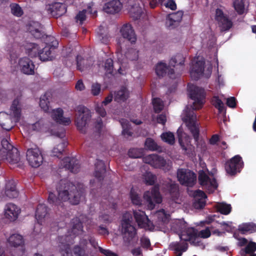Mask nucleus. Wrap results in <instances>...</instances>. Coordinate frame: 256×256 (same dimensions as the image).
Listing matches in <instances>:
<instances>
[{
    "instance_id": "f257e3e1",
    "label": "nucleus",
    "mask_w": 256,
    "mask_h": 256,
    "mask_svg": "<svg viewBox=\"0 0 256 256\" xmlns=\"http://www.w3.org/2000/svg\"><path fill=\"white\" fill-rule=\"evenodd\" d=\"M80 190L72 183L66 180H61L56 187L58 196L53 192H50L48 201L52 205L61 208L64 206V202L69 200L74 205L79 204L82 196L84 194V188L83 184H79Z\"/></svg>"
},
{
    "instance_id": "f03ea898",
    "label": "nucleus",
    "mask_w": 256,
    "mask_h": 256,
    "mask_svg": "<svg viewBox=\"0 0 256 256\" xmlns=\"http://www.w3.org/2000/svg\"><path fill=\"white\" fill-rule=\"evenodd\" d=\"M184 122L193 136L197 147L204 150L206 148V144L204 140L200 139V129L198 124L196 122V115L194 112L192 114L186 113Z\"/></svg>"
},
{
    "instance_id": "7ed1b4c3",
    "label": "nucleus",
    "mask_w": 256,
    "mask_h": 256,
    "mask_svg": "<svg viewBox=\"0 0 256 256\" xmlns=\"http://www.w3.org/2000/svg\"><path fill=\"white\" fill-rule=\"evenodd\" d=\"M131 222L129 218H124L121 223L124 242L128 245L133 244L138 240L136 229L131 224Z\"/></svg>"
},
{
    "instance_id": "20e7f679",
    "label": "nucleus",
    "mask_w": 256,
    "mask_h": 256,
    "mask_svg": "<svg viewBox=\"0 0 256 256\" xmlns=\"http://www.w3.org/2000/svg\"><path fill=\"white\" fill-rule=\"evenodd\" d=\"M92 116L90 110L84 106H78L77 108L76 117L75 120L78 130L82 134H86L88 122Z\"/></svg>"
},
{
    "instance_id": "39448f33",
    "label": "nucleus",
    "mask_w": 256,
    "mask_h": 256,
    "mask_svg": "<svg viewBox=\"0 0 256 256\" xmlns=\"http://www.w3.org/2000/svg\"><path fill=\"white\" fill-rule=\"evenodd\" d=\"M188 90L190 98L194 100L192 108L194 110L200 109L204 104L206 93L204 88L192 84H188Z\"/></svg>"
},
{
    "instance_id": "423d86ee",
    "label": "nucleus",
    "mask_w": 256,
    "mask_h": 256,
    "mask_svg": "<svg viewBox=\"0 0 256 256\" xmlns=\"http://www.w3.org/2000/svg\"><path fill=\"white\" fill-rule=\"evenodd\" d=\"M177 178L181 184L192 187L196 183V175L191 170L182 168L177 170Z\"/></svg>"
},
{
    "instance_id": "0eeeda50",
    "label": "nucleus",
    "mask_w": 256,
    "mask_h": 256,
    "mask_svg": "<svg viewBox=\"0 0 256 256\" xmlns=\"http://www.w3.org/2000/svg\"><path fill=\"white\" fill-rule=\"evenodd\" d=\"M26 159L32 167L38 168L42 164L43 157L38 147L34 145V147L28 148L26 152Z\"/></svg>"
},
{
    "instance_id": "6e6552de",
    "label": "nucleus",
    "mask_w": 256,
    "mask_h": 256,
    "mask_svg": "<svg viewBox=\"0 0 256 256\" xmlns=\"http://www.w3.org/2000/svg\"><path fill=\"white\" fill-rule=\"evenodd\" d=\"M144 198L148 202V206L150 209H154L156 204H160L162 198L159 192L158 187L154 186L151 192L146 191L144 194Z\"/></svg>"
},
{
    "instance_id": "1a4fd4ad",
    "label": "nucleus",
    "mask_w": 256,
    "mask_h": 256,
    "mask_svg": "<svg viewBox=\"0 0 256 256\" xmlns=\"http://www.w3.org/2000/svg\"><path fill=\"white\" fill-rule=\"evenodd\" d=\"M244 166L242 157L236 155L227 161L225 164V169L226 172L230 176H234L237 172H240Z\"/></svg>"
},
{
    "instance_id": "9d476101",
    "label": "nucleus",
    "mask_w": 256,
    "mask_h": 256,
    "mask_svg": "<svg viewBox=\"0 0 256 256\" xmlns=\"http://www.w3.org/2000/svg\"><path fill=\"white\" fill-rule=\"evenodd\" d=\"M74 58L76 60L77 69L80 72L84 71L90 65L88 59H85L80 55L72 56V52L66 56L64 60V62L67 66H70L72 64Z\"/></svg>"
},
{
    "instance_id": "9b49d317",
    "label": "nucleus",
    "mask_w": 256,
    "mask_h": 256,
    "mask_svg": "<svg viewBox=\"0 0 256 256\" xmlns=\"http://www.w3.org/2000/svg\"><path fill=\"white\" fill-rule=\"evenodd\" d=\"M133 214L135 220L140 228L150 230L154 229V226L150 224L144 212L136 210L134 211Z\"/></svg>"
},
{
    "instance_id": "f8f14e48",
    "label": "nucleus",
    "mask_w": 256,
    "mask_h": 256,
    "mask_svg": "<svg viewBox=\"0 0 256 256\" xmlns=\"http://www.w3.org/2000/svg\"><path fill=\"white\" fill-rule=\"evenodd\" d=\"M71 238L70 235H66L59 236L58 238L60 243L58 246L62 256H73L70 248V244L72 242L69 241Z\"/></svg>"
},
{
    "instance_id": "ddd939ff",
    "label": "nucleus",
    "mask_w": 256,
    "mask_h": 256,
    "mask_svg": "<svg viewBox=\"0 0 256 256\" xmlns=\"http://www.w3.org/2000/svg\"><path fill=\"white\" fill-rule=\"evenodd\" d=\"M143 161L155 168H163L166 164V161L162 156L154 154L144 157Z\"/></svg>"
},
{
    "instance_id": "4468645a",
    "label": "nucleus",
    "mask_w": 256,
    "mask_h": 256,
    "mask_svg": "<svg viewBox=\"0 0 256 256\" xmlns=\"http://www.w3.org/2000/svg\"><path fill=\"white\" fill-rule=\"evenodd\" d=\"M155 72L159 77H164L166 74L170 78L174 79L177 77L175 70L173 68H170V66L162 62L158 63L155 68Z\"/></svg>"
},
{
    "instance_id": "2eb2a0df",
    "label": "nucleus",
    "mask_w": 256,
    "mask_h": 256,
    "mask_svg": "<svg viewBox=\"0 0 256 256\" xmlns=\"http://www.w3.org/2000/svg\"><path fill=\"white\" fill-rule=\"evenodd\" d=\"M204 65L205 62L203 60L192 62L190 74L193 80H197L203 74Z\"/></svg>"
},
{
    "instance_id": "dca6fc26",
    "label": "nucleus",
    "mask_w": 256,
    "mask_h": 256,
    "mask_svg": "<svg viewBox=\"0 0 256 256\" xmlns=\"http://www.w3.org/2000/svg\"><path fill=\"white\" fill-rule=\"evenodd\" d=\"M184 56L181 54H178L170 61V66L176 68L175 74L177 76L180 75L184 70Z\"/></svg>"
},
{
    "instance_id": "f3484780",
    "label": "nucleus",
    "mask_w": 256,
    "mask_h": 256,
    "mask_svg": "<svg viewBox=\"0 0 256 256\" xmlns=\"http://www.w3.org/2000/svg\"><path fill=\"white\" fill-rule=\"evenodd\" d=\"M20 69L22 72L28 75L34 74V65L32 60L26 57L21 58L18 62Z\"/></svg>"
},
{
    "instance_id": "a211bd4d",
    "label": "nucleus",
    "mask_w": 256,
    "mask_h": 256,
    "mask_svg": "<svg viewBox=\"0 0 256 256\" xmlns=\"http://www.w3.org/2000/svg\"><path fill=\"white\" fill-rule=\"evenodd\" d=\"M64 168L69 170L73 173H78L80 171V164L78 160L74 158L66 157L64 158L61 162Z\"/></svg>"
},
{
    "instance_id": "6ab92c4d",
    "label": "nucleus",
    "mask_w": 256,
    "mask_h": 256,
    "mask_svg": "<svg viewBox=\"0 0 256 256\" xmlns=\"http://www.w3.org/2000/svg\"><path fill=\"white\" fill-rule=\"evenodd\" d=\"M67 10L66 4L61 2H55L50 4L48 11L54 18H58L64 14Z\"/></svg>"
},
{
    "instance_id": "aec40b11",
    "label": "nucleus",
    "mask_w": 256,
    "mask_h": 256,
    "mask_svg": "<svg viewBox=\"0 0 256 256\" xmlns=\"http://www.w3.org/2000/svg\"><path fill=\"white\" fill-rule=\"evenodd\" d=\"M183 12L181 10L174 12L168 15L166 26L170 29H172L176 27L182 20Z\"/></svg>"
},
{
    "instance_id": "412c9836",
    "label": "nucleus",
    "mask_w": 256,
    "mask_h": 256,
    "mask_svg": "<svg viewBox=\"0 0 256 256\" xmlns=\"http://www.w3.org/2000/svg\"><path fill=\"white\" fill-rule=\"evenodd\" d=\"M51 116L56 123L64 126H68L71 123L70 118L64 116V111L61 108L52 110Z\"/></svg>"
},
{
    "instance_id": "4be33fe9",
    "label": "nucleus",
    "mask_w": 256,
    "mask_h": 256,
    "mask_svg": "<svg viewBox=\"0 0 256 256\" xmlns=\"http://www.w3.org/2000/svg\"><path fill=\"white\" fill-rule=\"evenodd\" d=\"M120 32L122 37L127 39L132 44L136 42V36L131 24H124L120 28Z\"/></svg>"
},
{
    "instance_id": "5701e85b",
    "label": "nucleus",
    "mask_w": 256,
    "mask_h": 256,
    "mask_svg": "<svg viewBox=\"0 0 256 256\" xmlns=\"http://www.w3.org/2000/svg\"><path fill=\"white\" fill-rule=\"evenodd\" d=\"M20 212V210L16 205L8 203L6 204L4 208V216L6 218L11 221H14L18 218Z\"/></svg>"
},
{
    "instance_id": "b1692460",
    "label": "nucleus",
    "mask_w": 256,
    "mask_h": 256,
    "mask_svg": "<svg viewBox=\"0 0 256 256\" xmlns=\"http://www.w3.org/2000/svg\"><path fill=\"white\" fill-rule=\"evenodd\" d=\"M122 4L119 0H112L105 4L104 11L110 14H115L120 11Z\"/></svg>"
},
{
    "instance_id": "393cba45",
    "label": "nucleus",
    "mask_w": 256,
    "mask_h": 256,
    "mask_svg": "<svg viewBox=\"0 0 256 256\" xmlns=\"http://www.w3.org/2000/svg\"><path fill=\"white\" fill-rule=\"evenodd\" d=\"M2 154L4 156V158H6L10 164H18L20 162V154L16 148L9 152L2 150Z\"/></svg>"
},
{
    "instance_id": "a878e982",
    "label": "nucleus",
    "mask_w": 256,
    "mask_h": 256,
    "mask_svg": "<svg viewBox=\"0 0 256 256\" xmlns=\"http://www.w3.org/2000/svg\"><path fill=\"white\" fill-rule=\"evenodd\" d=\"M106 172V168L103 160H97L95 163L94 176L99 180H103Z\"/></svg>"
},
{
    "instance_id": "bb28decb",
    "label": "nucleus",
    "mask_w": 256,
    "mask_h": 256,
    "mask_svg": "<svg viewBox=\"0 0 256 256\" xmlns=\"http://www.w3.org/2000/svg\"><path fill=\"white\" fill-rule=\"evenodd\" d=\"M164 189L166 194H168L173 200L177 199L179 196V188L178 184L166 182L164 186Z\"/></svg>"
},
{
    "instance_id": "cd10ccee",
    "label": "nucleus",
    "mask_w": 256,
    "mask_h": 256,
    "mask_svg": "<svg viewBox=\"0 0 256 256\" xmlns=\"http://www.w3.org/2000/svg\"><path fill=\"white\" fill-rule=\"evenodd\" d=\"M198 237V232L194 228H188L182 232L180 235L181 240L185 242L195 240Z\"/></svg>"
},
{
    "instance_id": "c85d7f7f",
    "label": "nucleus",
    "mask_w": 256,
    "mask_h": 256,
    "mask_svg": "<svg viewBox=\"0 0 256 256\" xmlns=\"http://www.w3.org/2000/svg\"><path fill=\"white\" fill-rule=\"evenodd\" d=\"M48 214V207L43 204H39L36 209L35 217L38 222L42 224L43 220Z\"/></svg>"
},
{
    "instance_id": "c756f323",
    "label": "nucleus",
    "mask_w": 256,
    "mask_h": 256,
    "mask_svg": "<svg viewBox=\"0 0 256 256\" xmlns=\"http://www.w3.org/2000/svg\"><path fill=\"white\" fill-rule=\"evenodd\" d=\"M54 47L53 46H46L38 53L40 59L43 62L52 60L53 58L52 49L54 50Z\"/></svg>"
},
{
    "instance_id": "7c9ffc66",
    "label": "nucleus",
    "mask_w": 256,
    "mask_h": 256,
    "mask_svg": "<svg viewBox=\"0 0 256 256\" xmlns=\"http://www.w3.org/2000/svg\"><path fill=\"white\" fill-rule=\"evenodd\" d=\"M170 246L176 256H182V252H186L188 248V244L186 242H174Z\"/></svg>"
},
{
    "instance_id": "2f4dec72",
    "label": "nucleus",
    "mask_w": 256,
    "mask_h": 256,
    "mask_svg": "<svg viewBox=\"0 0 256 256\" xmlns=\"http://www.w3.org/2000/svg\"><path fill=\"white\" fill-rule=\"evenodd\" d=\"M0 126L7 131L10 130L13 127L10 116L6 112H0Z\"/></svg>"
},
{
    "instance_id": "473e14b6",
    "label": "nucleus",
    "mask_w": 256,
    "mask_h": 256,
    "mask_svg": "<svg viewBox=\"0 0 256 256\" xmlns=\"http://www.w3.org/2000/svg\"><path fill=\"white\" fill-rule=\"evenodd\" d=\"M10 110L14 120L16 122L19 121L21 116L22 110L18 99L16 98L13 100Z\"/></svg>"
},
{
    "instance_id": "72a5a7b5",
    "label": "nucleus",
    "mask_w": 256,
    "mask_h": 256,
    "mask_svg": "<svg viewBox=\"0 0 256 256\" xmlns=\"http://www.w3.org/2000/svg\"><path fill=\"white\" fill-rule=\"evenodd\" d=\"M6 196L10 198H16L18 196V192L16 188L14 180H9L6 185Z\"/></svg>"
},
{
    "instance_id": "f704fd0d",
    "label": "nucleus",
    "mask_w": 256,
    "mask_h": 256,
    "mask_svg": "<svg viewBox=\"0 0 256 256\" xmlns=\"http://www.w3.org/2000/svg\"><path fill=\"white\" fill-rule=\"evenodd\" d=\"M129 96L130 92L128 88L122 86L120 90L115 92L114 100L118 102H124L129 98Z\"/></svg>"
},
{
    "instance_id": "c9c22d12",
    "label": "nucleus",
    "mask_w": 256,
    "mask_h": 256,
    "mask_svg": "<svg viewBox=\"0 0 256 256\" xmlns=\"http://www.w3.org/2000/svg\"><path fill=\"white\" fill-rule=\"evenodd\" d=\"M51 99V94L50 92H46L44 95L40 98V106L44 112H50V100Z\"/></svg>"
},
{
    "instance_id": "e433bc0d",
    "label": "nucleus",
    "mask_w": 256,
    "mask_h": 256,
    "mask_svg": "<svg viewBox=\"0 0 256 256\" xmlns=\"http://www.w3.org/2000/svg\"><path fill=\"white\" fill-rule=\"evenodd\" d=\"M71 223L72 224V232L75 236L82 234L83 232L82 223L80 220L78 218L72 219Z\"/></svg>"
},
{
    "instance_id": "4c0bfd02",
    "label": "nucleus",
    "mask_w": 256,
    "mask_h": 256,
    "mask_svg": "<svg viewBox=\"0 0 256 256\" xmlns=\"http://www.w3.org/2000/svg\"><path fill=\"white\" fill-rule=\"evenodd\" d=\"M88 12V13L92 14L94 16L96 15L97 12L96 10H94L93 12L92 10V8L90 6L88 7V10H83L82 11L79 12L76 16V21L77 22H80V24H82L84 22L86 19V12Z\"/></svg>"
},
{
    "instance_id": "58836bf2",
    "label": "nucleus",
    "mask_w": 256,
    "mask_h": 256,
    "mask_svg": "<svg viewBox=\"0 0 256 256\" xmlns=\"http://www.w3.org/2000/svg\"><path fill=\"white\" fill-rule=\"evenodd\" d=\"M8 242L10 246L18 247L24 244V239L19 234H12L9 237Z\"/></svg>"
},
{
    "instance_id": "ea45409f",
    "label": "nucleus",
    "mask_w": 256,
    "mask_h": 256,
    "mask_svg": "<svg viewBox=\"0 0 256 256\" xmlns=\"http://www.w3.org/2000/svg\"><path fill=\"white\" fill-rule=\"evenodd\" d=\"M40 51L38 45L35 43H30L26 46V53L31 58H35L38 56V53Z\"/></svg>"
},
{
    "instance_id": "a19ab883",
    "label": "nucleus",
    "mask_w": 256,
    "mask_h": 256,
    "mask_svg": "<svg viewBox=\"0 0 256 256\" xmlns=\"http://www.w3.org/2000/svg\"><path fill=\"white\" fill-rule=\"evenodd\" d=\"M120 122L122 128V135H124L127 138H128L130 136H132L133 133L130 131V124L128 120L124 118H122L120 120Z\"/></svg>"
},
{
    "instance_id": "79ce46f5",
    "label": "nucleus",
    "mask_w": 256,
    "mask_h": 256,
    "mask_svg": "<svg viewBox=\"0 0 256 256\" xmlns=\"http://www.w3.org/2000/svg\"><path fill=\"white\" fill-rule=\"evenodd\" d=\"M217 212L224 215H228L232 212V208L230 204L226 202H218L216 206Z\"/></svg>"
},
{
    "instance_id": "37998d69",
    "label": "nucleus",
    "mask_w": 256,
    "mask_h": 256,
    "mask_svg": "<svg viewBox=\"0 0 256 256\" xmlns=\"http://www.w3.org/2000/svg\"><path fill=\"white\" fill-rule=\"evenodd\" d=\"M239 231L242 234L246 232L252 233L256 232V225L254 223H246L239 226Z\"/></svg>"
},
{
    "instance_id": "c03bdc74",
    "label": "nucleus",
    "mask_w": 256,
    "mask_h": 256,
    "mask_svg": "<svg viewBox=\"0 0 256 256\" xmlns=\"http://www.w3.org/2000/svg\"><path fill=\"white\" fill-rule=\"evenodd\" d=\"M220 27L223 30H230L232 26V22L228 19L227 16L217 21Z\"/></svg>"
},
{
    "instance_id": "a18cd8bd",
    "label": "nucleus",
    "mask_w": 256,
    "mask_h": 256,
    "mask_svg": "<svg viewBox=\"0 0 256 256\" xmlns=\"http://www.w3.org/2000/svg\"><path fill=\"white\" fill-rule=\"evenodd\" d=\"M212 105L218 110L219 113H222L226 111L224 104L218 96H214L212 100Z\"/></svg>"
},
{
    "instance_id": "49530a36",
    "label": "nucleus",
    "mask_w": 256,
    "mask_h": 256,
    "mask_svg": "<svg viewBox=\"0 0 256 256\" xmlns=\"http://www.w3.org/2000/svg\"><path fill=\"white\" fill-rule=\"evenodd\" d=\"M210 177L204 172L199 174L198 180L200 184L204 188H207Z\"/></svg>"
},
{
    "instance_id": "de8ad7c7",
    "label": "nucleus",
    "mask_w": 256,
    "mask_h": 256,
    "mask_svg": "<svg viewBox=\"0 0 256 256\" xmlns=\"http://www.w3.org/2000/svg\"><path fill=\"white\" fill-rule=\"evenodd\" d=\"M138 50L134 48H130L124 52L126 58L130 60H136L138 58Z\"/></svg>"
},
{
    "instance_id": "09e8293b",
    "label": "nucleus",
    "mask_w": 256,
    "mask_h": 256,
    "mask_svg": "<svg viewBox=\"0 0 256 256\" xmlns=\"http://www.w3.org/2000/svg\"><path fill=\"white\" fill-rule=\"evenodd\" d=\"M160 137H161L162 140L164 142L170 145H172L174 143V141H175L174 136V134L172 132H163L161 134Z\"/></svg>"
},
{
    "instance_id": "8fccbe9b",
    "label": "nucleus",
    "mask_w": 256,
    "mask_h": 256,
    "mask_svg": "<svg viewBox=\"0 0 256 256\" xmlns=\"http://www.w3.org/2000/svg\"><path fill=\"white\" fill-rule=\"evenodd\" d=\"M233 6L237 13L242 15L244 12V4L243 0H234Z\"/></svg>"
},
{
    "instance_id": "3c124183",
    "label": "nucleus",
    "mask_w": 256,
    "mask_h": 256,
    "mask_svg": "<svg viewBox=\"0 0 256 256\" xmlns=\"http://www.w3.org/2000/svg\"><path fill=\"white\" fill-rule=\"evenodd\" d=\"M152 103L154 112L156 113H159L164 108V102L160 98H154L152 100Z\"/></svg>"
},
{
    "instance_id": "603ef678",
    "label": "nucleus",
    "mask_w": 256,
    "mask_h": 256,
    "mask_svg": "<svg viewBox=\"0 0 256 256\" xmlns=\"http://www.w3.org/2000/svg\"><path fill=\"white\" fill-rule=\"evenodd\" d=\"M145 147L146 149L154 151L158 150L160 148L154 140L152 138H147L145 142Z\"/></svg>"
},
{
    "instance_id": "864d4df0",
    "label": "nucleus",
    "mask_w": 256,
    "mask_h": 256,
    "mask_svg": "<svg viewBox=\"0 0 256 256\" xmlns=\"http://www.w3.org/2000/svg\"><path fill=\"white\" fill-rule=\"evenodd\" d=\"M12 13L18 17L21 16L23 14V10L18 4L13 3L10 5Z\"/></svg>"
},
{
    "instance_id": "5fc2aeb1",
    "label": "nucleus",
    "mask_w": 256,
    "mask_h": 256,
    "mask_svg": "<svg viewBox=\"0 0 256 256\" xmlns=\"http://www.w3.org/2000/svg\"><path fill=\"white\" fill-rule=\"evenodd\" d=\"M156 216L159 222L166 223L168 221L170 215L167 214L164 209H161L156 212Z\"/></svg>"
},
{
    "instance_id": "6e6d98bb",
    "label": "nucleus",
    "mask_w": 256,
    "mask_h": 256,
    "mask_svg": "<svg viewBox=\"0 0 256 256\" xmlns=\"http://www.w3.org/2000/svg\"><path fill=\"white\" fill-rule=\"evenodd\" d=\"M104 66L106 74H112L114 71V62L112 58L106 59L104 62Z\"/></svg>"
},
{
    "instance_id": "4d7b16f0",
    "label": "nucleus",
    "mask_w": 256,
    "mask_h": 256,
    "mask_svg": "<svg viewBox=\"0 0 256 256\" xmlns=\"http://www.w3.org/2000/svg\"><path fill=\"white\" fill-rule=\"evenodd\" d=\"M145 182L146 184L152 186L154 184L156 180V176L150 172H146L144 174Z\"/></svg>"
},
{
    "instance_id": "13d9d810",
    "label": "nucleus",
    "mask_w": 256,
    "mask_h": 256,
    "mask_svg": "<svg viewBox=\"0 0 256 256\" xmlns=\"http://www.w3.org/2000/svg\"><path fill=\"white\" fill-rule=\"evenodd\" d=\"M130 197L133 204L140 206L142 204V200L139 195L132 189L130 192Z\"/></svg>"
},
{
    "instance_id": "bf43d9fd",
    "label": "nucleus",
    "mask_w": 256,
    "mask_h": 256,
    "mask_svg": "<svg viewBox=\"0 0 256 256\" xmlns=\"http://www.w3.org/2000/svg\"><path fill=\"white\" fill-rule=\"evenodd\" d=\"M104 28L100 26L98 28V30L97 32V34L98 39L102 43L106 44L108 42V36L107 34H104L102 32Z\"/></svg>"
},
{
    "instance_id": "052dcab7",
    "label": "nucleus",
    "mask_w": 256,
    "mask_h": 256,
    "mask_svg": "<svg viewBox=\"0 0 256 256\" xmlns=\"http://www.w3.org/2000/svg\"><path fill=\"white\" fill-rule=\"evenodd\" d=\"M255 251H256V243L253 242H250L244 250V252L246 254H254Z\"/></svg>"
},
{
    "instance_id": "680f3d73",
    "label": "nucleus",
    "mask_w": 256,
    "mask_h": 256,
    "mask_svg": "<svg viewBox=\"0 0 256 256\" xmlns=\"http://www.w3.org/2000/svg\"><path fill=\"white\" fill-rule=\"evenodd\" d=\"M128 155L130 158H136L142 157V154L140 150L133 148L128 150Z\"/></svg>"
},
{
    "instance_id": "e2e57ef3",
    "label": "nucleus",
    "mask_w": 256,
    "mask_h": 256,
    "mask_svg": "<svg viewBox=\"0 0 256 256\" xmlns=\"http://www.w3.org/2000/svg\"><path fill=\"white\" fill-rule=\"evenodd\" d=\"M1 143L2 148L6 150H3L4 152H9L14 148L13 146L6 138H3L2 140Z\"/></svg>"
},
{
    "instance_id": "0e129e2a",
    "label": "nucleus",
    "mask_w": 256,
    "mask_h": 256,
    "mask_svg": "<svg viewBox=\"0 0 256 256\" xmlns=\"http://www.w3.org/2000/svg\"><path fill=\"white\" fill-rule=\"evenodd\" d=\"M73 252L76 256H83L85 254V250L84 248L76 245L73 248Z\"/></svg>"
},
{
    "instance_id": "69168bd1",
    "label": "nucleus",
    "mask_w": 256,
    "mask_h": 256,
    "mask_svg": "<svg viewBox=\"0 0 256 256\" xmlns=\"http://www.w3.org/2000/svg\"><path fill=\"white\" fill-rule=\"evenodd\" d=\"M68 146V142L62 140V142L58 144L56 147H54L52 150V154H55L56 152H57L56 150L58 149L60 150H62V152L64 151V148Z\"/></svg>"
},
{
    "instance_id": "338daca9",
    "label": "nucleus",
    "mask_w": 256,
    "mask_h": 256,
    "mask_svg": "<svg viewBox=\"0 0 256 256\" xmlns=\"http://www.w3.org/2000/svg\"><path fill=\"white\" fill-rule=\"evenodd\" d=\"M101 90V86L98 83H94L92 85L91 92L94 96L99 94Z\"/></svg>"
},
{
    "instance_id": "774afa93",
    "label": "nucleus",
    "mask_w": 256,
    "mask_h": 256,
    "mask_svg": "<svg viewBox=\"0 0 256 256\" xmlns=\"http://www.w3.org/2000/svg\"><path fill=\"white\" fill-rule=\"evenodd\" d=\"M140 244L143 248H148L150 246V239L146 236H143L140 240Z\"/></svg>"
}]
</instances>
